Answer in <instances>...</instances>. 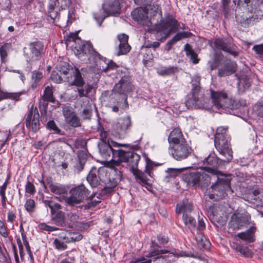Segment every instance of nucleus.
<instances>
[{
	"label": "nucleus",
	"mask_w": 263,
	"mask_h": 263,
	"mask_svg": "<svg viewBox=\"0 0 263 263\" xmlns=\"http://www.w3.org/2000/svg\"><path fill=\"white\" fill-rule=\"evenodd\" d=\"M200 78L194 76L192 81V88L191 93L186 96L185 104L188 109L197 108L209 109L211 104L208 98L204 97L200 86Z\"/></svg>",
	"instance_id": "f257e3e1"
},
{
	"label": "nucleus",
	"mask_w": 263,
	"mask_h": 263,
	"mask_svg": "<svg viewBox=\"0 0 263 263\" xmlns=\"http://www.w3.org/2000/svg\"><path fill=\"white\" fill-rule=\"evenodd\" d=\"M74 42L77 44L74 47V52L76 56L82 61H86L89 64L90 68H94L98 64L102 65L104 62L101 61V55L93 49L92 45L88 42L83 43L78 38Z\"/></svg>",
	"instance_id": "f03ea898"
},
{
	"label": "nucleus",
	"mask_w": 263,
	"mask_h": 263,
	"mask_svg": "<svg viewBox=\"0 0 263 263\" xmlns=\"http://www.w3.org/2000/svg\"><path fill=\"white\" fill-rule=\"evenodd\" d=\"M227 127H219L215 135L214 144L219 154L223 158L222 161L230 162L233 159L231 148L230 137L227 133Z\"/></svg>",
	"instance_id": "7ed1b4c3"
},
{
	"label": "nucleus",
	"mask_w": 263,
	"mask_h": 263,
	"mask_svg": "<svg viewBox=\"0 0 263 263\" xmlns=\"http://www.w3.org/2000/svg\"><path fill=\"white\" fill-rule=\"evenodd\" d=\"M107 133L101 131L100 136L101 142L98 144L99 153L103 158L107 161L118 159L121 152V146H126V144H121L113 141L107 137Z\"/></svg>",
	"instance_id": "20e7f679"
},
{
	"label": "nucleus",
	"mask_w": 263,
	"mask_h": 263,
	"mask_svg": "<svg viewBox=\"0 0 263 263\" xmlns=\"http://www.w3.org/2000/svg\"><path fill=\"white\" fill-rule=\"evenodd\" d=\"M211 96L212 107L219 110L226 108L232 109L237 106L235 101L229 98L225 91L211 90Z\"/></svg>",
	"instance_id": "39448f33"
},
{
	"label": "nucleus",
	"mask_w": 263,
	"mask_h": 263,
	"mask_svg": "<svg viewBox=\"0 0 263 263\" xmlns=\"http://www.w3.org/2000/svg\"><path fill=\"white\" fill-rule=\"evenodd\" d=\"M69 194V196L65 197L64 200L68 205L75 206L88 198L89 191L84 184H81L71 189Z\"/></svg>",
	"instance_id": "423d86ee"
},
{
	"label": "nucleus",
	"mask_w": 263,
	"mask_h": 263,
	"mask_svg": "<svg viewBox=\"0 0 263 263\" xmlns=\"http://www.w3.org/2000/svg\"><path fill=\"white\" fill-rule=\"evenodd\" d=\"M68 64L63 63L59 69V73L64 77V81L68 82L70 85L82 86L84 84L81 73L78 68L71 69L70 72Z\"/></svg>",
	"instance_id": "0eeeda50"
},
{
	"label": "nucleus",
	"mask_w": 263,
	"mask_h": 263,
	"mask_svg": "<svg viewBox=\"0 0 263 263\" xmlns=\"http://www.w3.org/2000/svg\"><path fill=\"white\" fill-rule=\"evenodd\" d=\"M158 8L159 6L157 4L149 5L146 8L140 7L135 9L132 12L131 15L133 19L138 23L144 26H149L151 25V23L148 18L147 11L149 10H152L154 13L157 12Z\"/></svg>",
	"instance_id": "6e6552de"
},
{
	"label": "nucleus",
	"mask_w": 263,
	"mask_h": 263,
	"mask_svg": "<svg viewBox=\"0 0 263 263\" xmlns=\"http://www.w3.org/2000/svg\"><path fill=\"white\" fill-rule=\"evenodd\" d=\"M192 152L191 147L186 142L170 145L169 154L176 160L181 161L187 158Z\"/></svg>",
	"instance_id": "1a4fd4ad"
},
{
	"label": "nucleus",
	"mask_w": 263,
	"mask_h": 263,
	"mask_svg": "<svg viewBox=\"0 0 263 263\" xmlns=\"http://www.w3.org/2000/svg\"><path fill=\"white\" fill-rule=\"evenodd\" d=\"M212 177L204 172L193 171L184 175L183 179L188 184L193 185L201 183L202 186H208L210 183Z\"/></svg>",
	"instance_id": "9d476101"
},
{
	"label": "nucleus",
	"mask_w": 263,
	"mask_h": 263,
	"mask_svg": "<svg viewBox=\"0 0 263 263\" xmlns=\"http://www.w3.org/2000/svg\"><path fill=\"white\" fill-rule=\"evenodd\" d=\"M178 26L177 21L167 14L165 20L161 21L156 29L158 33L161 34V38L165 39L172 31L177 29Z\"/></svg>",
	"instance_id": "9b49d317"
},
{
	"label": "nucleus",
	"mask_w": 263,
	"mask_h": 263,
	"mask_svg": "<svg viewBox=\"0 0 263 263\" xmlns=\"http://www.w3.org/2000/svg\"><path fill=\"white\" fill-rule=\"evenodd\" d=\"M216 176L217 181L211 186L212 190L221 193L222 196L232 193L233 191L230 186L231 176L222 175L220 172Z\"/></svg>",
	"instance_id": "f8f14e48"
},
{
	"label": "nucleus",
	"mask_w": 263,
	"mask_h": 263,
	"mask_svg": "<svg viewBox=\"0 0 263 263\" xmlns=\"http://www.w3.org/2000/svg\"><path fill=\"white\" fill-rule=\"evenodd\" d=\"M69 5V0H50L49 2L47 12L48 16L53 20L59 18V12L65 9Z\"/></svg>",
	"instance_id": "ddd939ff"
},
{
	"label": "nucleus",
	"mask_w": 263,
	"mask_h": 263,
	"mask_svg": "<svg viewBox=\"0 0 263 263\" xmlns=\"http://www.w3.org/2000/svg\"><path fill=\"white\" fill-rule=\"evenodd\" d=\"M107 174V170L104 167L99 169L92 167L87 177V180L91 187H95L99 184L100 181L107 182L105 178Z\"/></svg>",
	"instance_id": "4468645a"
},
{
	"label": "nucleus",
	"mask_w": 263,
	"mask_h": 263,
	"mask_svg": "<svg viewBox=\"0 0 263 263\" xmlns=\"http://www.w3.org/2000/svg\"><path fill=\"white\" fill-rule=\"evenodd\" d=\"M140 156L133 151H126L122 149L118 161L127 163L131 172L137 169Z\"/></svg>",
	"instance_id": "2eb2a0df"
},
{
	"label": "nucleus",
	"mask_w": 263,
	"mask_h": 263,
	"mask_svg": "<svg viewBox=\"0 0 263 263\" xmlns=\"http://www.w3.org/2000/svg\"><path fill=\"white\" fill-rule=\"evenodd\" d=\"M149 254L151 257L156 256L154 263H173L178 257L173 252H170L166 250H152Z\"/></svg>",
	"instance_id": "dca6fc26"
},
{
	"label": "nucleus",
	"mask_w": 263,
	"mask_h": 263,
	"mask_svg": "<svg viewBox=\"0 0 263 263\" xmlns=\"http://www.w3.org/2000/svg\"><path fill=\"white\" fill-rule=\"evenodd\" d=\"M214 46L217 50H221L236 57L238 54L237 46L231 42L230 40L226 39H215Z\"/></svg>",
	"instance_id": "f3484780"
},
{
	"label": "nucleus",
	"mask_w": 263,
	"mask_h": 263,
	"mask_svg": "<svg viewBox=\"0 0 263 263\" xmlns=\"http://www.w3.org/2000/svg\"><path fill=\"white\" fill-rule=\"evenodd\" d=\"M40 114L36 108L30 109L28 112L26 119V126L27 128L31 129L33 132H37L40 129L39 121Z\"/></svg>",
	"instance_id": "a211bd4d"
},
{
	"label": "nucleus",
	"mask_w": 263,
	"mask_h": 263,
	"mask_svg": "<svg viewBox=\"0 0 263 263\" xmlns=\"http://www.w3.org/2000/svg\"><path fill=\"white\" fill-rule=\"evenodd\" d=\"M108 174V179L106 180H108L109 182L104 187V191L110 193L113 189L117 186L118 182L121 181L122 174L116 167L111 168Z\"/></svg>",
	"instance_id": "6ab92c4d"
},
{
	"label": "nucleus",
	"mask_w": 263,
	"mask_h": 263,
	"mask_svg": "<svg viewBox=\"0 0 263 263\" xmlns=\"http://www.w3.org/2000/svg\"><path fill=\"white\" fill-rule=\"evenodd\" d=\"M219 159L214 155H209L208 157L205 158L203 160L204 164H206L208 166H205L203 167L207 172L211 173L213 177L215 175H218L220 173V172L218 171L216 168L219 166L221 163V158Z\"/></svg>",
	"instance_id": "aec40b11"
},
{
	"label": "nucleus",
	"mask_w": 263,
	"mask_h": 263,
	"mask_svg": "<svg viewBox=\"0 0 263 263\" xmlns=\"http://www.w3.org/2000/svg\"><path fill=\"white\" fill-rule=\"evenodd\" d=\"M29 49L30 53L27 52V48H24V54L26 55L27 58L29 60H37L41 57L42 51L43 50L44 45L41 42H31L29 44Z\"/></svg>",
	"instance_id": "412c9836"
},
{
	"label": "nucleus",
	"mask_w": 263,
	"mask_h": 263,
	"mask_svg": "<svg viewBox=\"0 0 263 263\" xmlns=\"http://www.w3.org/2000/svg\"><path fill=\"white\" fill-rule=\"evenodd\" d=\"M250 218V216L248 213H243L239 216L233 215L229 224L234 230H238L241 227L249 223Z\"/></svg>",
	"instance_id": "4be33fe9"
},
{
	"label": "nucleus",
	"mask_w": 263,
	"mask_h": 263,
	"mask_svg": "<svg viewBox=\"0 0 263 263\" xmlns=\"http://www.w3.org/2000/svg\"><path fill=\"white\" fill-rule=\"evenodd\" d=\"M63 114L66 122L70 126L73 127H77L81 126L79 118L70 107L66 106L63 108Z\"/></svg>",
	"instance_id": "5701e85b"
},
{
	"label": "nucleus",
	"mask_w": 263,
	"mask_h": 263,
	"mask_svg": "<svg viewBox=\"0 0 263 263\" xmlns=\"http://www.w3.org/2000/svg\"><path fill=\"white\" fill-rule=\"evenodd\" d=\"M49 102L55 103L58 106L60 105L59 102L56 101L53 97V87L51 85L45 87L43 95L41 96L40 104L46 109L47 108Z\"/></svg>",
	"instance_id": "b1692460"
},
{
	"label": "nucleus",
	"mask_w": 263,
	"mask_h": 263,
	"mask_svg": "<svg viewBox=\"0 0 263 263\" xmlns=\"http://www.w3.org/2000/svg\"><path fill=\"white\" fill-rule=\"evenodd\" d=\"M133 85L129 78L123 77L119 83H117L114 87V91L119 94H125L131 91Z\"/></svg>",
	"instance_id": "393cba45"
},
{
	"label": "nucleus",
	"mask_w": 263,
	"mask_h": 263,
	"mask_svg": "<svg viewBox=\"0 0 263 263\" xmlns=\"http://www.w3.org/2000/svg\"><path fill=\"white\" fill-rule=\"evenodd\" d=\"M132 126V122L129 116H126L119 119L114 128L121 136H124L129 130Z\"/></svg>",
	"instance_id": "a878e982"
},
{
	"label": "nucleus",
	"mask_w": 263,
	"mask_h": 263,
	"mask_svg": "<svg viewBox=\"0 0 263 263\" xmlns=\"http://www.w3.org/2000/svg\"><path fill=\"white\" fill-rule=\"evenodd\" d=\"M103 8L109 15L115 16L120 13V2L119 0H106L103 4Z\"/></svg>",
	"instance_id": "bb28decb"
},
{
	"label": "nucleus",
	"mask_w": 263,
	"mask_h": 263,
	"mask_svg": "<svg viewBox=\"0 0 263 263\" xmlns=\"http://www.w3.org/2000/svg\"><path fill=\"white\" fill-rule=\"evenodd\" d=\"M119 41L118 55L125 54L130 50V46L128 44V36L125 34H119L118 36Z\"/></svg>",
	"instance_id": "cd10ccee"
},
{
	"label": "nucleus",
	"mask_w": 263,
	"mask_h": 263,
	"mask_svg": "<svg viewBox=\"0 0 263 263\" xmlns=\"http://www.w3.org/2000/svg\"><path fill=\"white\" fill-rule=\"evenodd\" d=\"M168 141L170 145L186 142L181 130L177 128H175L171 132L168 137Z\"/></svg>",
	"instance_id": "c85d7f7f"
},
{
	"label": "nucleus",
	"mask_w": 263,
	"mask_h": 263,
	"mask_svg": "<svg viewBox=\"0 0 263 263\" xmlns=\"http://www.w3.org/2000/svg\"><path fill=\"white\" fill-rule=\"evenodd\" d=\"M236 64L233 61L227 62L223 66L220 68L218 71V75L219 77H226L229 76L236 71Z\"/></svg>",
	"instance_id": "c756f323"
},
{
	"label": "nucleus",
	"mask_w": 263,
	"mask_h": 263,
	"mask_svg": "<svg viewBox=\"0 0 263 263\" xmlns=\"http://www.w3.org/2000/svg\"><path fill=\"white\" fill-rule=\"evenodd\" d=\"M193 210V204L187 199H183L176 205V212L177 213H182L183 216L189 214Z\"/></svg>",
	"instance_id": "7c9ffc66"
},
{
	"label": "nucleus",
	"mask_w": 263,
	"mask_h": 263,
	"mask_svg": "<svg viewBox=\"0 0 263 263\" xmlns=\"http://www.w3.org/2000/svg\"><path fill=\"white\" fill-rule=\"evenodd\" d=\"M109 193L106 192L104 191V188L101 190L100 193H96L91 194L89 198L90 199V201L87 204V206L89 208H94L101 202L99 200L95 199L94 198L97 197L99 199H102L105 198L107 194Z\"/></svg>",
	"instance_id": "2f4dec72"
},
{
	"label": "nucleus",
	"mask_w": 263,
	"mask_h": 263,
	"mask_svg": "<svg viewBox=\"0 0 263 263\" xmlns=\"http://www.w3.org/2000/svg\"><path fill=\"white\" fill-rule=\"evenodd\" d=\"M49 188L52 193L57 195L64 194L67 193L68 190V187L65 185L57 182L50 183Z\"/></svg>",
	"instance_id": "473e14b6"
},
{
	"label": "nucleus",
	"mask_w": 263,
	"mask_h": 263,
	"mask_svg": "<svg viewBox=\"0 0 263 263\" xmlns=\"http://www.w3.org/2000/svg\"><path fill=\"white\" fill-rule=\"evenodd\" d=\"M256 231V228L254 226L251 227L249 229L245 232H241L237 234V236L240 239L248 242L253 241L254 233Z\"/></svg>",
	"instance_id": "72a5a7b5"
},
{
	"label": "nucleus",
	"mask_w": 263,
	"mask_h": 263,
	"mask_svg": "<svg viewBox=\"0 0 263 263\" xmlns=\"http://www.w3.org/2000/svg\"><path fill=\"white\" fill-rule=\"evenodd\" d=\"M250 86V81L247 76H241V78H238L237 88L239 93L244 92L245 90L249 88Z\"/></svg>",
	"instance_id": "f704fd0d"
},
{
	"label": "nucleus",
	"mask_w": 263,
	"mask_h": 263,
	"mask_svg": "<svg viewBox=\"0 0 263 263\" xmlns=\"http://www.w3.org/2000/svg\"><path fill=\"white\" fill-rule=\"evenodd\" d=\"M108 16H109V14H107L105 9H104L103 7L101 9H100L99 10L93 13V18L98 23L100 26L101 25L105 18Z\"/></svg>",
	"instance_id": "c9c22d12"
},
{
	"label": "nucleus",
	"mask_w": 263,
	"mask_h": 263,
	"mask_svg": "<svg viewBox=\"0 0 263 263\" xmlns=\"http://www.w3.org/2000/svg\"><path fill=\"white\" fill-rule=\"evenodd\" d=\"M42 72L38 71H33L32 73L31 77V87L33 89L37 88L40 85V81L43 78Z\"/></svg>",
	"instance_id": "e433bc0d"
},
{
	"label": "nucleus",
	"mask_w": 263,
	"mask_h": 263,
	"mask_svg": "<svg viewBox=\"0 0 263 263\" xmlns=\"http://www.w3.org/2000/svg\"><path fill=\"white\" fill-rule=\"evenodd\" d=\"M195 240L198 247L201 249H208L210 247V242L201 233L197 234L195 236Z\"/></svg>",
	"instance_id": "4c0bfd02"
},
{
	"label": "nucleus",
	"mask_w": 263,
	"mask_h": 263,
	"mask_svg": "<svg viewBox=\"0 0 263 263\" xmlns=\"http://www.w3.org/2000/svg\"><path fill=\"white\" fill-rule=\"evenodd\" d=\"M25 91L18 92H4L0 90V101L4 99L9 98L14 100H18L21 95L25 93Z\"/></svg>",
	"instance_id": "58836bf2"
},
{
	"label": "nucleus",
	"mask_w": 263,
	"mask_h": 263,
	"mask_svg": "<svg viewBox=\"0 0 263 263\" xmlns=\"http://www.w3.org/2000/svg\"><path fill=\"white\" fill-rule=\"evenodd\" d=\"M184 50L185 51L186 55L190 58L191 60L194 64H197V63H198L199 59L197 58V54L192 48L190 44L187 43L186 44L184 45Z\"/></svg>",
	"instance_id": "ea45409f"
},
{
	"label": "nucleus",
	"mask_w": 263,
	"mask_h": 263,
	"mask_svg": "<svg viewBox=\"0 0 263 263\" xmlns=\"http://www.w3.org/2000/svg\"><path fill=\"white\" fill-rule=\"evenodd\" d=\"M132 172L133 173L135 177L138 179L142 183L148 185V179L147 177V176L148 175L147 174H146L138 169H136Z\"/></svg>",
	"instance_id": "a19ab883"
},
{
	"label": "nucleus",
	"mask_w": 263,
	"mask_h": 263,
	"mask_svg": "<svg viewBox=\"0 0 263 263\" xmlns=\"http://www.w3.org/2000/svg\"><path fill=\"white\" fill-rule=\"evenodd\" d=\"M53 223L58 226H63L65 222V217L64 213L62 211H59L52 218Z\"/></svg>",
	"instance_id": "79ce46f5"
},
{
	"label": "nucleus",
	"mask_w": 263,
	"mask_h": 263,
	"mask_svg": "<svg viewBox=\"0 0 263 263\" xmlns=\"http://www.w3.org/2000/svg\"><path fill=\"white\" fill-rule=\"evenodd\" d=\"M12 49L11 43H5L0 48V56L2 62H5L8 53Z\"/></svg>",
	"instance_id": "37998d69"
},
{
	"label": "nucleus",
	"mask_w": 263,
	"mask_h": 263,
	"mask_svg": "<svg viewBox=\"0 0 263 263\" xmlns=\"http://www.w3.org/2000/svg\"><path fill=\"white\" fill-rule=\"evenodd\" d=\"M182 219L186 227L188 228H193L195 229L196 221L194 218L187 214L182 216Z\"/></svg>",
	"instance_id": "c03bdc74"
},
{
	"label": "nucleus",
	"mask_w": 263,
	"mask_h": 263,
	"mask_svg": "<svg viewBox=\"0 0 263 263\" xmlns=\"http://www.w3.org/2000/svg\"><path fill=\"white\" fill-rule=\"evenodd\" d=\"M46 127L50 131L53 132L54 134H57L60 135H63V133H62L61 130L59 129L53 120L49 121L47 123Z\"/></svg>",
	"instance_id": "a18cd8bd"
},
{
	"label": "nucleus",
	"mask_w": 263,
	"mask_h": 263,
	"mask_svg": "<svg viewBox=\"0 0 263 263\" xmlns=\"http://www.w3.org/2000/svg\"><path fill=\"white\" fill-rule=\"evenodd\" d=\"M187 33H188L187 32H181L177 33L168 41L174 45L177 42L180 41L181 39L186 37L187 36Z\"/></svg>",
	"instance_id": "49530a36"
},
{
	"label": "nucleus",
	"mask_w": 263,
	"mask_h": 263,
	"mask_svg": "<svg viewBox=\"0 0 263 263\" xmlns=\"http://www.w3.org/2000/svg\"><path fill=\"white\" fill-rule=\"evenodd\" d=\"M25 208L26 210L29 213H32L34 211L35 209V202L33 199H28L25 204Z\"/></svg>",
	"instance_id": "de8ad7c7"
},
{
	"label": "nucleus",
	"mask_w": 263,
	"mask_h": 263,
	"mask_svg": "<svg viewBox=\"0 0 263 263\" xmlns=\"http://www.w3.org/2000/svg\"><path fill=\"white\" fill-rule=\"evenodd\" d=\"M65 243V242L58 238H55L54 240V244L55 245V247L57 249L59 250H64L67 249V246Z\"/></svg>",
	"instance_id": "09e8293b"
},
{
	"label": "nucleus",
	"mask_w": 263,
	"mask_h": 263,
	"mask_svg": "<svg viewBox=\"0 0 263 263\" xmlns=\"http://www.w3.org/2000/svg\"><path fill=\"white\" fill-rule=\"evenodd\" d=\"M70 235H71V234H70V233H68L67 232H62L59 234V238H58L61 239V240L66 243H69L71 242Z\"/></svg>",
	"instance_id": "8fccbe9b"
},
{
	"label": "nucleus",
	"mask_w": 263,
	"mask_h": 263,
	"mask_svg": "<svg viewBox=\"0 0 263 263\" xmlns=\"http://www.w3.org/2000/svg\"><path fill=\"white\" fill-rule=\"evenodd\" d=\"M154 167V163L149 159L146 158L145 173L147 174L149 177H152L151 171Z\"/></svg>",
	"instance_id": "3c124183"
},
{
	"label": "nucleus",
	"mask_w": 263,
	"mask_h": 263,
	"mask_svg": "<svg viewBox=\"0 0 263 263\" xmlns=\"http://www.w3.org/2000/svg\"><path fill=\"white\" fill-rule=\"evenodd\" d=\"M51 78L53 82L57 83H61L63 81L66 82L64 81V77L59 72H53L51 74Z\"/></svg>",
	"instance_id": "603ef678"
},
{
	"label": "nucleus",
	"mask_w": 263,
	"mask_h": 263,
	"mask_svg": "<svg viewBox=\"0 0 263 263\" xmlns=\"http://www.w3.org/2000/svg\"><path fill=\"white\" fill-rule=\"evenodd\" d=\"M6 188H7L6 187L4 186L3 185H2L0 187V195L2 197L1 202H2V204L3 207H5L6 205V202L7 198H6V197L5 195V192H6Z\"/></svg>",
	"instance_id": "864d4df0"
},
{
	"label": "nucleus",
	"mask_w": 263,
	"mask_h": 263,
	"mask_svg": "<svg viewBox=\"0 0 263 263\" xmlns=\"http://www.w3.org/2000/svg\"><path fill=\"white\" fill-rule=\"evenodd\" d=\"M254 110L258 116L263 118V104H256L254 106Z\"/></svg>",
	"instance_id": "5fc2aeb1"
},
{
	"label": "nucleus",
	"mask_w": 263,
	"mask_h": 263,
	"mask_svg": "<svg viewBox=\"0 0 263 263\" xmlns=\"http://www.w3.org/2000/svg\"><path fill=\"white\" fill-rule=\"evenodd\" d=\"M26 192L30 194H33L35 192L34 185L30 181H27L25 186Z\"/></svg>",
	"instance_id": "6e6d98bb"
},
{
	"label": "nucleus",
	"mask_w": 263,
	"mask_h": 263,
	"mask_svg": "<svg viewBox=\"0 0 263 263\" xmlns=\"http://www.w3.org/2000/svg\"><path fill=\"white\" fill-rule=\"evenodd\" d=\"M39 228L41 230H45L48 232H52L58 230V228L54 227H51L46 224V223H41L39 226Z\"/></svg>",
	"instance_id": "4d7b16f0"
},
{
	"label": "nucleus",
	"mask_w": 263,
	"mask_h": 263,
	"mask_svg": "<svg viewBox=\"0 0 263 263\" xmlns=\"http://www.w3.org/2000/svg\"><path fill=\"white\" fill-rule=\"evenodd\" d=\"M0 234L5 238L8 236V233L7 231L6 226L4 222L0 220Z\"/></svg>",
	"instance_id": "13d9d810"
},
{
	"label": "nucleus",
	"mask_w": 263,
	"mask_h": 263,
	"mask_svg": "<svg viewBox=\"0 0 263 263\" xmlns=\"http://www.w3.org/2000/svg\"><path fill=\"white\" fill-rule=\"evenodd\" d=\"M102 70L105 72H106L110 69H115L117 67V65L112 61H109V62L107 63V64L106 65L105 67H104L103 66H102Z\"/></svg>",
	"instance_id": "bf43d9fd"
},
{
	"label": "nucleus",
	"mask_w": 263,
	"mask_h": 263,
	"mask_svg": "<svg viewBox=\"0 0 263 263\" xmlns=\"http://www.w3.org/2000/svg\"><path fill=\"white\" fill-rule=\"evenodd\" d=\"M174 71L175 67H165L161 71L160 74L161 75H170L173 73Z\"/></svg>",
	"instance_id": "052dcab7"
},
{
	"label": "nucleus",
	"mask_w": 263,
	"mask_h": 263,
	"mask_svg": "<svg viewBox=\"0 0 263 263\" xmlns=\"http://www.w3.org/2000/svg\"><path fill=\"white\" fill-rule=\"evenodd\" d=\"M168 174L172 177H175L181 173L180 169L169 168L168 170Z\"/></svg>",
	"instance_id": "680f3d73"
},
{
	"label": "nucleus",
	"mask_w": 263,
	"mask_h": 263,
	"mask_svg": "<svg viewBox=\"0 0 263 263\" xmlns=\"http://www.w3.org/2000/svg\"><path fill=\"white\" fill-rule=\"evenodd\" d=\"M239 252L246 256H249L251 254V250L246 247L241 246Z\"/></svg>",
	"instance_id": "e2e57ef3"
},
{
	"label": "nucleus",
	"mask_w": 263,
	"mask_h": 263,
	"mask_svg": "<svg viewBox=\"0 0 263 263\" xmlns=\"http://www.w3.org/2000/svg\"><path fill=\"white\" fill-rule=\"evenodd\" d=\"M16 218L15 214L12 211H9L7 215V221L13 224Z\"/></svg>",
	"instance_id": "0e129e2a"
},
{
	"label": "nucleus",
	"mask_w": 263,
	"mask_h": 263,
	"mask_svg": "<svg viewBox=\"0 0 263 263\" xmlns=\"http://www.w3.org/2000/svg\"><path fill=\"white\" fill-rule=\"evenodd\" d=\"M253 50L259 54H263V43L262 44L254 46Z\"/></svg>",
	"instance_id": "69168bd1"
},
{
	"label": "nucleus",
	"mask_w": 263,
	"mask_h": 263,
	"mask_svg": "<svg viewBox=\"0 0 263 263\" xmlns=\"http://www.w3.org/2000/svg\"><path fill=\"white\" fill-rule=\"evenodd\" d=\"M70 238L71 239V241H79L82 239V235L79 233H73L70 235Z\"/></svg>",
	"instance_id": "338daca9"
},
{
	"label": "nucleus",
	"mask_w": 263,
	"mask_h": 263,
	"mask_svg": "<svg viewBox=\"0 0 263 263\" xmlns=\"http://www.w3.org/2000/svg\"><path fill=\"white\" fill-rule=\"evenodd\" d=\"M83 85L82 86H78L79 87L78 88V92L80 98L87 96L84 88L82 87Z\"/></svg>",
	"instance_id": "774afa93"
}]
</instances>
